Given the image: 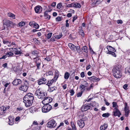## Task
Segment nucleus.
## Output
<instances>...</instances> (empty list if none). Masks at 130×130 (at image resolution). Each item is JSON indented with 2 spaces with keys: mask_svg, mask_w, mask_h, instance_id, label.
<instances>
[{
  "mask_svg": "<svg viewBox=\"0 0 130 130\" xmlns=\"http://www.w3.org/2000/svg\"><path fill=\"white\" fill-rule=\"evenodd\" d=\"M9 16L11 17H15V15L13 14L10 13V14H9Z\"/></svg>",
  "mask_w": 130,
  "mask_h": 130,
  "instance_id": "e2e57ef3",
  "label": "nucleus"
},
{
  "mask_svg": "<svg viewBox=\"0 0 130 130\" xmlns=\"http://www.w3.org/2000/svg\"><path fill=\"white\" fill-rule=\"evenodd\" d=\"M9 122L8 124L10 125H12L13 124V121L12 120H10V119L9 118Z\"/></svg>",
  "mask_w": 130,
  "mask_h": 130,
  "instance_id": "de8ad7c7",
  "label": "nucleus"
},
{
  "mask_svg": "<svg viewBox=\"0 0 130 130\" xmlns=\"http://www.w3.org/2000/svg\"><path fill=\"white\" fill-rule=\"evenodd\" d=\"M20 119V117H19L18 116L16 117L15 119V121H16L17 122Z\"/></svg>",
  "mask_w": 130,
  "mask_h": 130,
  "instance_id": "774afa93",
  "label": "nucleus"
},
{
  "mask_svg": "<svg viewBox=\"0 0 130 130\" xmlns=\"http://www.w3.org/2000/svg\"><path fill=\"white\" fill-rule=\"evenodd\" d=\"M84 82L85 83V84L86 85V86H85L83 85H82L79 86V88L81 89V91H83L85 89V87H87L88 85V84L86 81H85Z\"/></svg>",
  "mask_w": 130,
  "mask_h": 130,
  "instance_id": "b1692460",
  "label": "nucleus"
},
{
  "mask_svg": "<svg viewBox=\"0 0 130 130\" xmlns=\"http://www.w3.org/2000/svg\"><path fill=\"white\" fill-rule=\"evenodd\" d=\"M56 81V80H55L54 78H53L50 81H48L47 83H46V84L49 86H50L52 85L54 82H55Z\"/></svg>",
  "mask_w": 130,
  "mask_h": 130,
  "instance_id": "bb28decb",
  "label": "nucleus"
},
{
  "mask_svg": "<svg viewBox=\"0 0 130 130\" xmlns=\"http://www.w3.org/2000/svg\"><path fill=\"white\" fill-rule=\"evenodd\" d=\"M42 108V112L44 113H46L49 111L52 108V106L50 104H44Z\"/></svg>",
  "mask_w": 130,
  "mask_h": 130,
  "instance_id": "39448f33",
  "label": "nucleus"
},
{
  "mask_svg": "<svg viewBox=\"0 0 130 130\" xmlns=\"http://www.w3.org/2000/svg\"><path fill=\"white\" fill-rule=\"evenodd\" d=\"M77 124L80 128H82L85 126L84 122L82 120H80L77 121Z\"/></svg>",
  "mask_w": 130,
  "mask_h": 130,
  "instance_id": "412c9836",
  "label": "nucleus"
},
{
  "mask_svg": "<svg viewBox=\"0 0 130 130\" xmlns=\"http://www.w3.org/2000/svg\"><path fill=\"white\" fill-rule=\"evenodd\" d=\"M110 114L108 113H103L102 116L103 117H107L109 116Z\"/></svg>",
  "mask_w": 130,
  "mask_h": 130,
  "instance_id": "79ce46f5",
  "label": "nucleus"
},
{
  "mask_svg": "<svg viewBox=\"0 0 130 130\" xmlns=\"http://www.w3.org/2000/svg\"><path fill=\"white\" fill-rule=\"evenodd\" d=\"M69 92L70 93V95L73 96L75 92L73 89H71L69 91Z\"/></svg>",
  "mask_w": 130,
  "mask_h": 130,
  "instance_id": "a19ab883",
  "label": "nucleus"
},
{
  "mask_svg": "<svg viewBox=\"0 0 130 130\" xmlns=\"http://www.w3.org/2000/svg\"><path fill=\"white\" fill-rule=\"evenodd\" d=\"M92 107L91 104H87L81 107V110L82 111H85L90 109Z\"/></svg>",
  "mask_w": 130,
  "mask_h": 130,
  "instance_id": "0eeeda50",
  "label": "nucleus"
},
{
  "mask_svg": "<svg viewBox=\"0 0 130 130\" xmlns=\"http://www.w3.org/2000/svg\"><path fill=\"white\" fill-rule=\"evenodd\" d=\"M113 113V115L115 116H118L119 117L120 115H121L120 111L117 107H116L114 109Z\"/></svg>",
  "mask_w": 130,
  "mask_h": 130,
  "instance_id": "ddd939ff",
  "label": "nucleus"
},
{
  "mask_svg": "<svg viewBox=\"0 0 130 130\" xmlns=\"http://www.w3.org/2000/svg\"><path fill=\"white\" fill-rule=\"evenodd\" d=\"M67 87V86L66 84H65L62 86V87L64 90H65L66 89Z\"/></svg>",
  "mask_w": 130,
  "mask_h": 130,
  "instance_id": "69168bd1",
  "label": "nucleus"
},
{
  "mask_svg": "<svg viewBox=\"0 0 130 130\" xmlns=\"http://www.w3.org/2000/svg\"><path fill=\"white\" fill-rule=\"evenodd\" d=\"M35 12L37 13H40L42 11V8L40 6H37L35 8Z\"/></svg>",
  "mask_w": 130,
  "mask_h": 130,
  "instance_id": "a211bd4d",
  "label": "nucleus"
},
{
  "mask_svg": "<svg viewBox=\"0 0 130 130\" xmlns=\"http://www.w3.org/2000/svg\"><path fill=\"white\" fill-rule=\"evenodd\" d=\"M3 23L8 27H11L13 26V23L12 21L6 19L4 20Z\"/></svg>",
  "mask_w": 130,
  "mask_h": 130,
  "instance_id": "4468645a",
  "label": "nucleus"
},
{
  "mask_svg": "<svg viewBox=\"0 0 130 130\" xmlns=\"http://www.w3.org/2000/svg\"><path fill=\"white\" fill-rule=\"evenodd\" d=\"M63 18L62 17H58L56 18V20L57 22H59L62 20Z\"/></svg>",
  "mask_w": 130,
  "mask_h": 130,
  "instance_id": "72a5a7b5",
  "label": "nucleus"
},
{
  "mask_svg": "<svg viewBox=\"0 0 130 130\" xmlns=\"http://www.w3.org/2000/svg\"><path fill=\"white\" fill-rule=\"evenodd\" d=\"M34 59H36L35 61L36 65L37 67V69L39 70L40 67L41 65V60L37 56L35 58H34Z\"/></svg>",
  "mask_w": 130,
  "mask_h": 130,
  "instance_id": "9d476101",
  "label": "nucleus"
},
{
  "mask_svg": "<svg viewBox=\"0 0 130 130\" xmlns=\"http://www.w3.org/2000/svg\"><path fill=\"white\" fill-rule=\"evenodd\" d=\"M88 78L89 80H90L91 82H97L100 80V78H97L94 76L88 77Z\"/></svg>",
  "mask_w": 130,
  "mask_h": 130,
  "instance_id": "6ab92c4d",
  "label": "nucleus"
},
{
  "mask_svg": "<svg viewBox=\"0 0 130 130\" xmlns=\"http://www.w3.org/2000/svg\"><path fill=\"white\" fill-rule=\"evenodd\" d=\"M108 124L106 123H104L103 125H102L100 127V128L101 130H105L108 127Z\"/></svg>",
  "mask_w": 130,
  "mask_h": 130,
  "instance_id": "393cba45",
  "label": "nucleus"
},
{
  "mask_svg": "<svg viewBox=\"0 0 130 130\" xmlns=\"http://www.w3.org/2000/svg\"><path fill=\"white\" fill-rule=\"evenodd\" d=\"M47 74L48 75H53V73L51 71H49L47 73Z\"/></svg>",
  "mask_w": 130,
  "mask_h": 130,
  "instance_id": "4d7b16f0",
  "label": "nucleus"
},
{
  "mask_svg": "<svg viewBox=\"0 0 130 130\" xmlns=\"http://www.w3.org/2000/svg\"><path fill=\"white\" fill-rule=\"evenodd\" d=\"M78 18V17L77 15H76L73 17V22H74Z\"/></svg>",
  "mask_w": 130,
  "mask_h": 130,
  "instance_id": "5fc2aeb1",
  "label": "nucleus"
},
{
  "mask_svg": "<svg viewBox=\"0 0 130 130\" xmlns=\"http://www.w3.org/2000/svg\"><path fill=\"white\" fill-rule=\"evenodd\" d=\"M72 15V13H69L67 15V16L68 17H71Z\"/></svg>",
  "mask_w": 130,
  "mask_h": 130,
  "instance_id": "338daca9",
  "label": "nucleus"
},
{
  "mask_svg": "<svg viewBox=\"0 0 130 130\" xmlns=\"http://www.w3.org/2000/svg\"><path fill=\"white\" fill-rule=\"evenodd\" d=\"M62 3H60L57 4V8L60 9L62 7Z\"/></svg>",
  "mask_w": 130,
  "mask_h": 130,
  "instance_id": "4c0bfd02",
  "label": "nucleus"
},
{
  "mask_svg": "<svg viewBox=\"0 0 130 130\" xmlns=\"http://www.w3.org/2000/svg\"><path fill=\"white\" fill-rule=\"evenodd\" d=\"M85 75L84 72H82L80 73V76L82 77H85Z\"/></svg>",
  "mask_w": 130,
  "mask_h": 130,
  "instance_id": "6e6d98bb",
  "label": "nucleus"
},
{
  "mask_svg": "<svg viewBox=\"0 0 130 130\" xmlns=\"http://www.w3.org/2000/svg\"><path fill=\"white\" fill-rule=\"evenodd\" d=\"M52 101V99L50 97H45L42 101V103L43 104H49Z\"/></svg>",
  "mask_w": 130,
  "mask_h": 130,
  "instance_id": "6e6552de",
  "label": "nucleus"
},
{
  "mask_svg": "<svg viewBox=\"0 0 130 130\" xmlns=\"http://www.w3.org/2000/svg\"><path fill=\"white\" fill-rule=\"evenodd\" d=\"M6 54L7 56L10 57L13 55L14 53L11 52H7Z\"/></svg>",
  "mask_w": 130,
  "mask_h": 130,
  "instance_id": "e433bc0d",
  "label": "nucleus"
},
{
  "mask_svg": "<svg viewBox=\"0 0 130 130\" xmlns=\"http://www.w3.org/2000/svg\"><path fill=\"white\" fill-rule=\"evenodd\" d=\"M62 36V35L61 33L59 35H55L54 36V38H55L56 39H58L61 38Z\"/></svg>",
  "mask_w": 130,
  "mask_h": 130,
  "instance_id": "c756f323",
  "label": "nucleus"
},
{
  "mask_svg": "<svg viewBox=\"0 0 130 130\" xmlns=\"http://www.w3.org/2000/svg\"><path fill=\"white\" fill-rule=\"evenodd\" d=\"M107 48L108 51V52H116V50L114 48L110 46H107Z\"/></svg>",
  "mask_w": 130,
  "mask_h": 130,
  "instance_id": "4be33fe9",
  "label": "nucleus"
},
{
  "mask_svg": "<svg viewBox=\"0 0 130 130\" xmlns=\"http://www.w3.org/2000/svg\"><path fill=\"white\" fill-rule=\"evenodd\" d=\"M93 84H91L89 87H88L87 88V91H89L91 89H93Z\"/></svg>",
  "mask_w": 130,
  "mask_h": 130,
  "instance_id": "a18cd8bd",
  "label": "nucleus"
},
{
  "mask_svg": "<svg viewBox=\"0 0 130 130\" xmlns=\"http://www.w3.org/2000/svg\"><path fill=\"white\" fill-rule=\"evenodd\" d=\"M128 87V85L127 84L124 85L123 86V88L126 90L127 89V87Z\"/></svg>",
  "mask_w": 130,
  "mask_h": 130,
  "instance_id": "13d9d810",
  "label": "nucleus"
},
{
  "mask_svg": "<svg viewBox=\"0 0 130 130\" xmlns=\"http://www.w3.org/2000/svg\"><path fill=\"white\" fill-rule=\"evenodd\" d=\"M7 57V56L6 54L5 55H4L2 57H1V58H0V59H5Z\"/></svg>",
  "mask_w": 130,
  "mask_h": 130,
  "instance_id": "052dcab7",
  "label": "nucleus"
},
{
  "mask_svg": "<svg viewBox=\"0 0 130 130\" xmlns=\"http://www.w3.org/2000/svg\"><path fill=\"white\" fill-rule=\"evenodd\" d=\"M31 54L33 55L37 56L39 54V52L37 50H35L31 52Z\"/></svg>",
  "mask_w": 130,
  "mask_h": 130,
  "instance_id": "2f4dec72",
  "label": "nucleus"
},
{
  "mask_svg": "<svg viewBox=\"0 0 130 130\" xmlns=\"http://www.w3.org/2000/svg\"><path fill=\"white\" fill-rule=\"evenodd\" d=\"M10 108L9 106L5 107L3 106L0 107V114L1 115H4L6 112V111L7 109H8Z\"/></svg>",
  "mask_w": 130,
  "mask_h": 130,
  "instance_id": "1a4fd4ad",
  "label": "nucleus"
},
{
  "mask_svg": "<svg viewBox=\"0 0 130 130\" xmlns=\"http://www.w3.org/2000/svg\"><path fill=\"white\" fill-rule=\"evenodd\" d=\"M121 67V65L117 64L112 69L113 76L117 78H120L122 76Z\"/></svg>",
  "mask_w": 130,
  "mask_h": 130,
  "instance_id": "f257e3e1",
  "label": "nucleus"
},
{
  "mask_svg": "<svg viewBox=\"0 0 130 130\" xmlns=\"http://www.w3.org/2000/svg\"><path fill=\"white\" fill-rule=\"evenodd\" d=\"M87 119V118L86 117H85L84 118H82L80 120H83V122H84V121H86Z\"/></svg>",
  "mask_w": 130,
  "mask_h": 130,
  "instance_id": "0e129e2a",
  "label": "nucleus"
},
{
  "mask_svg": "<svg viewBox=\"0 0 130 130\" xmlns=\"http://www.w3.org/2000/svg\"><path fill=\"white\" fill-rule=\"evenodd\" d=\"M70 75V73L68 72H66L65 73L64 75V78L65 79L67 80L69 78Z\"/></svg>",
  "mask_w": 130,
  "mask_h": 130,
  "instance_id": "c85d7f7f",
  "label": "nucleus"
},
{
  "mask_svg": "<svg viewBox=\"0 0 130 130\" xmlns=\"http://www.w3.org/2000/svg\"><path fill=\"white\" fill-rule=\"evenodd\" d=\"M22 83V81L19 79H16L13 82L12 84L15 85H17L21 84Z\"/></svg>",
  "mask_w": 130,
  "mask_h": 130,
  "instance_id": "aec40b11",
  "label": "nucleus"
},
{
  "mask_svg": "<svg viewBox=\"0 0 130 130\" xmlns=\"http://www.w3.org/2000/svg\"><path fill=\"white\" fill-rule=\"evenodd\" d=\"M25 24V23L24 22H21L19 23L18 24V25L19 26L22 27Z\"/></svg>",
  "mask_w": 130,
  "mask_h": 130,
  "instance_id": "ea45409f",
  "label": "nucleus"
},
{
  "mask_svg": "<svg viewBox=\"0 0 130 130\" xmlns=\"http://www.w3.org/2000/svg\"><path fill=\"white\" fill-rule=\"evenodd\" d=\"M59 71L58 70H56L55 72L54 77L53 78H54L55 80H57L59 77Z\"/></svg>",
  "mask_w": 130,
  "mask_h": 130,
  "instance_id": "5701e85b",
  "label": "nucleus"
},
{
  "mask_svg": "<svg viewBox=\"0 0 130 130\" xmlns=\"http://www.w3.org/2000/svg\"><path fill=\"white\" fill-rule=\"evenodd\" d=\"M112 107H114L115 108L116 107H117H117H118V105L117 104V103L116 102H113L112 103Z\"/></svg>",
  "mask_w": 130,
  "mask_h": 130,
  "instance_id": "09e8293b",
  "label": "nucleus"
},
{
  "mask_svg": "<svg viewBox=\"0 0 130 130\" xmlns=\"http://www.w3.org/2000/svg\"><path fill=\"white\" fill-rule=\"evenodd\" d=\"M16 48H9V50L10 52L14 51L15 50Z\"/></svg>",
  "mask_w": 130,
  "mask_h": 130,
  "instance_id": "864d4df0",
  "label": "nucleus"
},
{
  "mask_svg": "<svg viewBox=\"0 0 130 130\" xmlns=\"http://www.w3.org/2000/svg\"><path fill=\"white\" fill-rule=\"evenodd\" d=\"M73 6L76 8H80L81 7L80 5L78 3H76L73 4Z\"/></svg>",
  "mask_w": 130,
  "mask_h": 130,
  "instance_id": "7c9ffc66",
  "label": "nucleus"
},
{
  "mask_svg": "<svg viewBox=\"0 0 130 130\" xmlns=\"http://www.w3.org/2000/svg\"><path fill=\"white\" fill-rule=\"evenodd\" d=\"M23 102L25 104V105L26 107H28L31 106L33 103V102L31 101H30L29 100L27 99H26L23 98Z\"/></svg>",
  "mask_w": 130,
  "mask_h": 130,
  "instance_id": "f8f14e48",
  "label": "nucleus"
},
{
  "mask_svg": "<svg viewBox=\"0 0 130 130\" xmlns=\"http://www.w3.org/2000/svg\"><path fill=\"white\" fill-rule=\"evenodd\" d=\"M82 50L84 52L86 53H87L88 52V50L87 49V47L86 46H83V47Z\"/></svg>",
  "mask_w": 130,
  "mask_h": 130,
  "instance_id": "f704fd0d",
  "label": "nucleus"
},
{
  "mask_svg": "<svg viewBox=\"0 0 130 130\" xmlns=\"http://www.w3.org/2000/svg\"><path fill=\"white\" fill-rule=\"evenodd\" d=\"M68 46L71 50L73 52H75L76 51L79 54L80 53L82 52V50L80 49V47L79 46H76L70 43L68 44Z\"/></svg>",
  "mask_w": 130,
  "mask_h": 130,
  "instance_id": "7ed1b4c3",
  "label": "nucleus"
},
{
  "mask_svg": "<svg viewBox=\"0 0 130 130\" xmlns=\"http://www.w3.org/2000/svg\"><path fill=\"white\" fill-rule=\"evenodd\" d=\"M124 110L125 111V115L126 117H128L129 113V110L128 109V107L127 106V103H126L124 108Z\"/></svg>",
  "mask_w": 130,
  "mask_h": 130,
  "instance_id": "f3484780",
  "label": "nucleus"
},
{
  "mask_svg": "<svg viewBox=\"0 0 130 130\" xmlns=\"http://www.w3.org/2000/svg\"><path fill=\"white\" fill-rule=\"evenodd\" d=\"M79 33L80 35L82 36H84V33L83 29H79Z\"/></svg>",
  "mask_w": 130,
  "mask_h": 130,
  "instance_id": "473e14b6",
  "label": "nucleus"
},
{
  "mask_svg": "<svg viewBox=\"0 0 130 130\" xmlns=\"http://www.w3.org/2000/svg\"><path fill=\"white\" fill-rule=\"evenodd\" d=\"M52 10V9H51L50 10H46L44 12V16L45 19L48 20L50 19L51 16L49 15L48 13L50 12Z\"/></svg>",
  "mask_w": 130,
  "mask_h": 130,
  "instance_id": "dca6fc26",
  "label": "nucleus"
},
{
  "mask_svg": "<svg viewBox=\"0 0 130 130\" xmlns=\"http://www.w3.org/2000/svg\"><path fill=\"white\" fill-rule=\"evenodd\" d=\"M33 26L36 29H38L39 27V25L37 23H33Z\"/></svg>",
  "mask_w": 130,
  "mask_h": 130,
  "instance_id": "c03bdc74",
  "label": "nucleus"
},
{
  "mask_svg": "<svg viewBox=\"0 0 130 130\" xmlns=\"http://www.w3.org/2000/svg\"><path fill=\"white\" fill-rule=\"evenodd\" d=\"M56 124L55 121L53 119L48 121L46 125L49 128H52L54 127L56 125Z\"/></svg>",
  "mask_w": 130,
  "mask_h": 130,
  "instance_id": "423d86ee",
  "label": "nucleus"
},
{
  "mask_svg": "<svg viewBox=\"0 0 130 130\" xmlns=\"http://www.w3.org/2000/svg\"><path fill=\"white\" fill-rule=\"evenodd\" d=\"M3 42L4 44H7L8 43H11V41H10L7 40H3Z\"/></svg>",
  "mask_w": 130,
  "mask_h": 130,
  "instance_id": "3c124183",
  "label": "nucleus"
},
{
  "mask_svg": "<svg viewBox=\"0 0 130 130\" xmlns=\"http://www.w3.org/2000/svg\"><path fill=\"white\" fill-rule=\"evenodd\" d=\"M83 91H81L80 92L78 93L77 95V97H79L81 96L82 94Z\"/></svg>",
  "mask_w": 130,
  "mask_h": 130,
  "instance_id": "8fccbe9b",
  "label": "nucleus"
},
{
  "mask_svg": "<svg viewBox=\"0 0 130 130\" xmlns=\"http://www.w3.org/2000/svg\"><path fill=\"white\" fill-rule=\"evenodd\" d=\"M47 82L46 79L43 77H41L38 80V83L39 85H40L41 84H46Z\"/></svg>",
  "mask_w": 130,
  "mask_h": 130,
  "instance_id": "2eb2a0df",
  "label": "nucleus"
},
{
  "mask_svg": "<svg viewBox=\"0 0 130 130\" xmlns=\"http://www.w3.org/2000/svg\"><path fill=\"white\" fill-rule=\"evenodd\" d=\"M71 124L72 128L73 130H76V129L73 123L71 122Z\"/></svg>",
  "mask_w": 130,
  "mask_h": 130,
  "instance_id": "49530a36",
  "label": "nucleus"
},
{
  "mask_svg": "<svg viewBox=\"0 0 130 130\" xmlns=\"http://www.w3.org/2000/svg\"><path fill=\"white\" fill-rule=\"evenodd\" d=\"M23 108L22 107H18L17 108V110L19 111H20L23 109Z\"/></svg>",
  "mask_w": 130,
  "mask_h": 130,
  "instance_id": "603ef678",
  "label": "nucleus"
},
{
  "mask_svg": "<svg viewBox=\"0 0 130 130\" xmlns=\"http://www.w3.org/2000/svg\"><path fill=\"white\" fill-rule=\"evenodd\" d=\"M29 86V83L27 80H25L23 82V84L22 85L19 87V89L24 92H26Z\"/></svg>",
  "mask_w": 130,
  "mask_h": 130,
  "instance_id": "20e7f679",
  "label": "nucleus"
},
{
  "mask_svg": "<svg viewBox=\"0 0 130 130\" xmlns=\"http://www.w3.org/2000/svg\"><path fill=\"white\" fill-rule=\"evenodd\" d=\"M36 94L37 96L39 99H44L45 96L46 95L47 93L43 92H42L40 88H38L36 92Z\"/></svg>",
  "mask_w": 130,
  "mask_h": 130,
  "instance_id": "f03ea898",
  "label": "nucleus"
},
{
  "mask_svg": "<svg viewBox=\"0 0 130 130\" xmlns=\"http://www.w3.org/2000/svg\"><path fill=\"white\" fill-rule=\"evenodd\" d=\"M21 50L20 48H16L15 50L14 51V53L15 55H19L22 53V52L20 51Z\"/></svg>",
  "mask_w": 130,
  "mask_h": 130,
  "instance_id": "a878e982",
  "label": "nucleus"
},
{
  "mask_svg": "<svg viewBox=\"0 0 130 130\" xmlns=\"http://www.w3.org/2000/svg\"><path fill=\"white\" fill-rule=\"evenodd\" d=\"M52 32H50L48 33L46 36V37L47 39H50L52 35Z\"/></svg>",
  "mask_w": 130,
  "mask_h": 130,
  "instance_id": "58836bf2",
  "label": "nucleus"
},
{
  "mask_svg": "<svg viewBox=\"0 0 130 130\" xmlns=\"http://www.w3.org/2000/svg\"><path fill=\"white\" fill-rule=\"evenodd\" d=\"M96 0H92V1H93V2L92 3V5L94 6L95 5H96V3H95V2H96Z\"/></svg>",
  "mask_w": 130,
  "mask_h": 130,
  "instance_id": "bf43d9fd",
  "label": "nucleus"
},
{
  "mask_svg": "<svg viewBox=\"0 0 130 130\" xmlns=\"http://www.w3.org/2000/svg\"><path fill=\"white\" fill-rule=\"evenodd\" d=\"M24 98L26 99L27 100H29L30 101H31L33 102L34 99V94L30 93H28L24 97Z\"/></svg>",
  "mask_w": 130,
  "mask_h": 130,
  "instance_id": "9b49d317",
  "label": "nucleus"
},
{
  "mask_svg": "<svg viewBox=\"0 0 130 130\" xmlns=\"http://www.w3.org/2000/svg\"><path fill=\"white\" fill-rule=\"evenodd\" d=\"M115 52H110L107 53L110 54H111L113 57H116L117 56V55L115 53Z\"/></svg>",
  "mask_w": 130,
  "mask_h": 130,
  "instance_id": "c9c22d12",
  "label": "nucleus"
},
{
  "mask_svg": "<svg viewBox=\"0 0 130 130\" xmlns=\"http://www.w3.org/2000/svg\"><path fill=\"white\" fill-rule=\"evenodd\" d=\"M57 88L55 86H53L52 87H51L49 88L48 89V91L49 92H52L54 90H56Z\"/></svg>",
  "mask_w": 130,
  "mask_h": 130,
  "instance_id": "cd10ccee",
  "label": "nucleus"
},
{
  "mask_svg": "<svg viewBox=\"0 0 130 130\" xmlns=\"http://www.w3.org/2000/svg\"><path fill=\"white\" fill-rule=\"evenodd\" d=\"M117 22L118 24H121L123 22L121 20H118L117 21Z\"/></svg>",
  "mask_w": 130,
  "mask_h": 130,
  "instance_id": "680f3d73",
  "label": "nucleus"
},
{
  "mask_svg": "<svg viewBox=\"0 0 130 130\" xmlns=\"http://www.w3.org/2000/svg\"><path fill=\"white\" fill-rule=\"evenodd\" d=\"M78 116L80 118H81L83 117L84 115L82 112H80L78 113Z\"/></svg>",
  "mask_w": 130,
  "mask_h": 130,
  "instance_id": "37998d69",
  "label": "nucleus"
}]
</instances>
